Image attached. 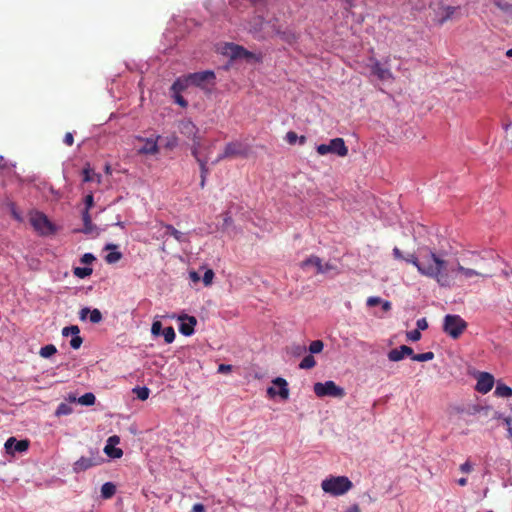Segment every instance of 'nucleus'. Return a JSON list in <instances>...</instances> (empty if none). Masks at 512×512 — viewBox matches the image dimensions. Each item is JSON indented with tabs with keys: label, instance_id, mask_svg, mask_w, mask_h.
<instances>
[{
	"label": "nucleus",
	"instance_id": "obj_58",
	"mask_svg": "<svg viewBox=\"0 0 512 512\" xmlns=\"http://www.w3.org/2000/svg\"><path fill=\"white\" fill-rule=\"evenodd\" d=\"M305 350H306V347L302 346V345H297L294 347V353L297 355L301 354Z\"/></svg>",
	"mask_w": 512,
	"mask_h": 512
},
{
	"label": "nucleus",
	"instance_id": "obj_47",
	"mask_svg": "<svg viewBox=\"0 0 512 512\" xmlns=\"http://www.w3.org/2000/svg\"><path fill=\"white\" fill-rule=\"evenodd\" d=\"M84 203H85V209L84 210H90L93 205H94V197H93V194L90 193L88 195H86L85 199H84Z\"/></svg>",
	"mask_w": 512,
	"mask_h": 512
},
{
	"label": "nucleus",
	"instance_id": "obj_28",
	"mask_svg": "<svg viewBox=\"0 0 512 512\" xmlns=\"http://www.w3.org/2000/svg\"><path fill=\"white\" fill-rule=\"evenodd\" d=\"M96 397L93 393L88 392L77 399V402L84 406H91L95 403Z\"/></svg>",
	"mask_w": 512,
	"mask_h": 512
},
{
	"label": "nucleus",
	"instance_id": "obj_29",
	"mask_svg": "<svg viewBox=\"0 0 512 512\" xmlns=\"http://www.w3.org/2000/svg\"><path fill=\"white\" fill-rule=\"evenodd\" d=\"M104 452L111 458H121L123 455L122 449L114 447L113 444H107L104 448Z\"/></svg>",
	"mask_w": 512,
	"mask_h": 512
},
{
	"label": "nucleus",
	"instance_id": "obj_24",
	"mask_svg": "<svg viewBox=\"0 0 512 512\" xmlns=\"http://www.w3.org/2000/svg\"><path fill=\"white\" fill-rule=\"evenodd\" d=\"M495 395L498 397L509 398L512 396V388L505 384H498L495 389Z\"/></svg>",
	"mask_w": 512,
	"mask_h": 512
},
{
	"label": "nucleus",
	"instance_id": "obj_25",
	"mask_svg": "<svg viewBox=\"0 0 512 512\" xmlns=\"http://www.w3.org/2000/svg\"><path fill=\"white\" fill-rule=\"evenodd\" d=\"M163 226L166 229L165 235L169 234V235L173 236L178 242L184 241V234L182 232L178 231L170 224H165Z\"/></svg>",
	"mask_w": 512,
	"mask_h": 512
},
{
	"label": "nucleus",
	"instance_id": "obj_17",
	"mask_svg": "<svg viewBox=\"0 0 512 512\" xmlns=\"http://www.w3.org/2000/svg\"><path fill=\"white\" fill-rule=\"evenodd\" d=\"M309 266H314L316 268V273L317 274H323L322 260L318 256L311 255L309 258H307L306 260L302 261L301 264H300V267L302 269H306Z\"/></svg>",
	"mask_w": 512,
	"mask_h": 512
},
{
	"label": "nucleus",
	"instance_id": "obj_19",
	"mask_svg": "<svg viewBox=\"0 0 512 512\" xmlns=\"http://www.w3.org/2000/svg\"><path fill=\"white\" fill-rule=\"evenodd\" d=\"M191 153H192V155L194 156V158L196 159V161L199 164L201 175L208 176L209 169L207 167V160L206 159H202L200 157V151L197 150V147L191 148Z\"/></svg>",
	"mask_w": 512,
	"mask_h": 512
},
{
	"label": "nucleus",
	"instance_id": "obj_50",
	"mask_svg": "<svg viewBox=\"0 0 512 512\" xmlns=\"http://www.w3.org/2000/svg\"><path fill=\"white\" fill-rule=\"evenodd\" d=\"M95 256L91 253H85L82 257H81V263L83 264H91L94 260H95Z\"/></svg>",
	"mask_w": 512,
	"mask_h": 512
},
{
	"label": "nucleus",
	"instance_id": "obj_63",
	"mask_svg": "<svg viewBox=\"0 0 512 512\" xmlns=\"http://www.w3.org/2000/svg\"><path fill=\"white\" fill-rule=\"evenodd\" d=\"M504 423H505V425H506L508 428H509V427H512V426H511V423H512V419H511V417H505V418H504Z\"/></svg>",
	"mask_w": 512,
	"mask_h": 512
},
{
	"label": "nucleus",
	"instance_id": "obj_15",
	"mask_svg": "<svg viewBox=\"0 0 512 512\" xmlns=\"http://www.w3.org/2000/svg\"><path fill=\"white\" fill-rule=\"evenodd\" d=\"M89 315V320L93 324L100 323L102 321V313L99 309H93L91 310L88 307H84L79 312V318L81 320H86L87 316Z\"/></svg>",
	"mask_w": 512,
	"mask_h": 512
},
{
	"label": "nucleus",
	"instance_id": "obj_49",
	"mask_svg": "<svg viewBox=\"0 0 512 512\" xmlns=\"http://www.w3.org/2000/svg\"><path fill=\"white\" fill-rule=\"evenodd\" d=\"M505 132H506L505 139L509 144H511V148H512V122L505 126Z\"/></svg>",
	"mask_w": 512,
	"mask_h": 512
},
{
	"label": "nucleus",
	"instance_id": "obj_32",
	"mask_svg": "<svg viewBox=\"0 0 512 512\" xmlns=\"http://www.w3.org/2000/svg\"><path fill=\"white\" fill-rule=\"evenodd\" d=\"M73 412L72 407L67 403H60L55 411L57 417L70 415Z\"/></svg>",
	"mask_w": 512,
	"mask_h": 512
},
{
	"label": "nucleus",
	"instance_id": "obj_39",
	"mask_svg": "<svg viewBox=\"0 0 512 512\" xmlns=\"http://www.w3.org/2000/svg\"><path fill=\"white\" fill-rule=\"evenodd\" d=\"M121 258H122V253H121V252H118V251L109 252V253L105 256V260H106V262H107V263H109V264L116 263V262H118Z\"/></svg>",
	"mask_w": 512,
	"mask_h": 512
},
{
	"label": "nucleus",
	"instance_id": "obj_41",
	"mask_svg": "<svg viewBox=\"0 0 512 512\" xmlns=\"http://www.w3.org/2000/svg\"><path fill=\"white\" fill-rule=\"evenodd\" d=\"M79 333H80V329L76 325L67 326L62 329V335L65 337H67L69 335H76Z\"/></svg>",
	"mask_w": 512,
	"mask_h": 512
},
{
	"label": "nucleus",
	"instance_id": "obj_20",
	"mask_svg": "<svg viewBox=\"0 0 512 512\" xmlns=\"http://www.w3.org/2000/svg\"><path fill=\"white\" fill-rule=\"evenodd\" d=\"M226 53L229 54L231 58H239L248 55V52L243 47L235 44H229L226 48Z\"/></svg>",
	"mask_w": 512,
	"mask_h": 512
},
{
	"label": "nucleus",
	"instance_id": "obj_4",
	"mask_svg": "<svg viewBox=\"0 0 512 512\" xmlns=\"http://www.w3.org/2000/svg\"><path fill=\"white\" fill-rule=\"evenodd\" d=\"M104 462V458L98 449L90 450L89 456H82L73 464L75 473L83 472L89 468L99 466Z\"/></svg>",
	"mask_w": 512,
	"mask_h": 512
},
{
	"label": "nucleus",
	"instance_id": "obj_2",
	"mask_svg": "<svg viewBox=\"0 0 512 512\" xmlns=\"http://www.w3.org/2000/svg\"><path fill=\"white\" fill-rule=\"evenodd\" d=\"M352 487V482L346 476H330L321 483L322 490L332 496L343 495Z\"/></svg>",
	"mask_w": 512,
	"mask_h": 512
},
{
	"label": "nucleus",
	"instance_id": "obj_33",
	"mask_svg": "<svg viewBox=\"0 0 512 512\" xmlns=\"http://www.w3.org/2000/svg\"><path fill=\"white\" fill-rule=\"evenodd\" d=\"M316 365L315 358L312 355H306L299 364L300 369H311Z\"/></svg>",
	"mask_w": 512,
	"mask_h": 512
},
{
	"label": "nucleus",
	"instance_id": "obj_38",
	"mask_svg": "<svg viewBox=\"0 0 512 512\" xmlns=\"http://www.w3.org/2000/svg\"><path fill=\"white\" fill-rule=\"evenodd\" d=\"M388 359L392 362H398L404 358L402 352H400V347L396 349H392L388 352Z\"/></svg>",
	"mask_w": 512,
	"mask_h": 512
},
{
	"label": "nucleus",
	"instance_id": "obj_34",
	"mask_svg": "<svg viewBox=\"0 0 512 512\" xmlns=\"http://www.w3.org/2000/svg\"><path fill=\"white\" fill-rule=\"evenodd\" d=\"M133 393L137 396L138 399L144 401L146 399H148L149 397V394H150V390L149 388L147 387H135L133 389Z\"/></svg>",
	"mask_w": 512,
	"mask_h": 512
},
{
	"label": "nucleus",
	"instance_id": "obj_21",
	"mask_svg": "<svg viewBox=\"0 0 512 512\" xmlns=\"http://www.w3.org/2000/svg\"><path fill=\"white\" fill-rule=\"evenodd\" d=\"M158 151L159 148L157 145V141L153 139H146L145 145L139 150V153L154 155L158 153Z\"/></svg>",
	"mask_w": 512,
	"mask_h": 512
},
{
	"label": "nucleus",
	"instance_id": "obj_64",
	"mask_svg": "<svg viewBox=\"0 0 512 512\" xmlns=\"http://www.w3.org/2000/svg\"><path fill=\"white\" fill-rule=\"evenodd\" d=\"M457 483L460 486H466L467 485V479L466 478H460V479H458Z\"/></svg>",
	"mask_w": 512,
	"mask_h": 512
},
{
	"label": "nucleus",
	"instance_id": "obj_23",
	"mask_svg": "<svg viewBox=\"0 0 512 512\" xmlns=\"http://www.w3.org/2000/svg\"><path fill=\"white\" fill-rule=\"evenodd\" d=\"M83 181L84 182H92L97 181L98 183L101 181V175L95 173L89 167L83 169Z\"/></svg>",
	"mask_w": 512,
	"mask_h": 512
},
{
	"label": "nucleus",
	"instance_id": "obj_3",
	"mask_svg": "<svg viewBox=\"0 0 512 512\" xmlns=\"http://www.w3.org/2000/svg\"><path fill=\"white\" fill-rule=\"evenodd\" d=\"M467 326V322L459 315L448 314L444 317L443 331L453 339H458Z\"/></svg>",
	"mask_w": 512,
	"mask_h": 512
},
{
	"label": "nucleus",
	"instance_id": "obj_59",
	"mask_svg": "<svg viewBox=\"0 0 512 512\" xmlns=\"http://www.w3.org/2000/svg\"><path fill=\"white\" fill-rule=\"evenodd\" d=\"M189 275H190L191 280L194 281V282H197V281L200 280V277H199L198 273L195 272V271H191L189 273Z\"/></svg>",
	"mask_w": 512,
	"mask_h": 512
},
{
	"label": "nucleus",
	"instance_id": "obj_54",
	"mask_svg": "<svg viewBox=\"0 0 512 512\" xmlns=\"http://www.w3.org/2000/svg\"><path fill=\"white\" fill-rule=\"evenodd\" d=\"M63 142L67 145V146H72L73 143H74V137H73V134L70 133V132H67L64 136V139H63Z\"/></svg>",
	"mask_w": 512,
	"mask_h": 512
},
{
	"label": "nucleus",
	"instance_id": "obj_18",
	"mask_svg": "<svg viewBox=\"0 0 512 512\" xmlns=\"http://www.w3.org/2000/svg\"><path fill=\"white\" fill-rule=\"evenodd\" d=\"M191 85L190 80L188 79V75L184 77L177 78L171 86V92L174 94H181L184 90Z\"/></svg>",
	"mask_w": 512,
	"mask_h": 512
},
{
	"label": "nucleus",
	"instance_id": "obj_62",
	"mask_svg": "<svg viewBox=\"0 0 512 512\" xmlns=\"http://www.w3.org/2000/svg\"><path fill=\"white\" fill-rule=\"evenodd\" d=\"M346 512H360L358 505L351 506Z\"/></svg>",
	"mask_w": 512,
	"mask_h": 512
},
{
	"label": "nucleus",
	"instance_id": "obj_60",
	"mask_svg": "<svg viewBox=\"0 0 512 512\" xmlns=\"http://www.w3.org/2000/svg\"><path fill=\"white\" fill-rule=\"evenodd\" d=\"M119 443V437L114 435V436H111L108 438V444L112 445V444H117Z\"/></svg>",
	"mask_w": 512,
	"mask_h": 512
},
{
	"label": "nucleus",
	"instance_id": "obj_40",
	"mask_svg": "<svg viewBox=\"0 0 512 512\" xmlns=\"http://www.w3.org/2000/svg\"><path fill=\"white\" fill-rule=\"evenodd\" d=\"M324 344L321 340L312 341L309 346V351L313 354L320 353L323 350Z\"/></svg>",
	"mask_w": 512,
	"mask_h": 512
},
{
	"label": "nucleus",
	"instance_id": "obj_9",
	"mask_svg": "<svg viewBox=\"0 0 512 512\" xmlns=\"http://www.w3.org/2000/svg\"><path fill=\"white\" fill-rule=\"evenodd\" d=\"M247 147L240 141H232L226 144L222 154L218 155L214 163L226 158L244 157L247 155Z\"/></svg>",
	"mask_w": 512,
	"mask_h": 512
},
{
	"label": "nucleus",
	"instance_id": "obj_53",
	"mask_svg": "<svg viewBox=\"0 0 512 512\" xmlns=\"http://www.w3.org/2000/svg\"><path fill=\"white\" fill-rule=\"evenodd\" d=\"M417 330H426L428 328V322L425 318H421L417 320Z\"/></svg>",
	"mask_w": 512,
	"mask_h": 512
},
{
	"label": "nucleus",
	"instance_id": "obj_1",
	"mask_svg": "<svg viewBox=\"0 0 512 512\" xmlns=\"http://www.w3.org/2000/svg\"><path fill=\"white\" fill-rule=\"evenodd\" d=\"M393 257L412 264L420 275L435 280L440 287L445 288L452 287L454 278L457 276L464 279L491 276L490 270L482 265L484 257L476 251H466L462 254L461 261H457L451 267L442 254H438L429 247L423 248L419 256L415 254L405 256L398 247H394Z\"/></svg>",
	"mask_w": 512,
	"mask_h": 512
},
{
	"label": "nucleus",
	"instance_id": "obj_8",
	"mask_svg": "<svg viewBox=\"0 0 512 512\" xmlns=\"http://www.w3.org/2000/svg\"><path fill=\"white\" fill-rule=\"evenodd\" d=\"M319 155H326L328 153L336 154L339 157L348 155V147L345 145L343 138H334L330 140L329 144H320L316 147Z\"/></svg>",
	"mask_w": 512,
	"mask_h": 512
},
{
	"label": "nucleus",
	"instance_id": "obj_22",
	"mask_svg": "<svg viewBox=\"0 0 512 512\" xmlns=\"http://www.w3.org/2000/svg\"><path fill=\"white\" fill-rule=\"evenodd\" d=\"M116 492V486L112 482H106L101 487V496L104 499L111 498Z\"/></svg>",
	"mask_w": 512,
	"mask_h": 512
},
{
	"label": "nucleus",
	"instance_id": "obj_11",
	"mask_svg": "<svg viewBox=\"0 0 512 512\" xmlns=\"http://www.w3.org/2000/svg\"><path fill=\"white\" fill-rule=\"evenodd\" d=\"M273 384L278 386V391L274 387H268L267 394L270 397H275L276 395H279L281 399L287 400L289 398V389H288V383L284 378L277 377L273 380Z\"/></svg>",
	"mask_w": 512,
	"mask_h": 512
},
{
	"label": "nucleus",
	"instance_id": "obj_7",
	"mask_svg": "<svg viewBox=\"0 0 512 512\" xmlns=\"http://www.w3.org/2000/svg\"><path fill=\"white\" fill-rule=\"evenodd\" d=\"M313 390L318 397L329 396L335 398H343L345 396V390L332 380L326 381L324 383H315Z\"/></svg>",
	"mask_w": 512,
	"mask_h": 512
},
{
	"label": "nucleus",
	"instance_id": "obj_14",
	"mask_svg": "<svg viewBox=\"0 0 512 512\" xmlns=\"http://www.w3.org/2000/svg\"><path fill=\"white\" fill-rule=\"evenodd\" d=\"M181 321L179 331L185 336H190L194 333L197 320L194 316L183 315L179 317Z\"/></svg>",
	"mask_w": 512,
	"mask_h": 512
},
{
	"label": "nucleus",
	"instance_id": "obj_43",
	"mask_svg": "<svg viewBox=\"0 0 512 512\" xmlns=\"http://www.w3.org/2000/svg\"><path fill=\"white\" fill-rule=\"evenodd\" d=\"M72 339L70 340V346L73 348V349H79L83 343V339L82 337L79 335V334H76V335H72Z\"/></svg>",
	"mask_w": 512,
	"mask_h": 512
},
{
	"label": "nucleus",
	"instance_id": "obj_5",
	"mask_svg": "<svg viewBox=\"0 0 512 512\" xmlns=\"http://www.w3.org/2000/svg\"><path fill=\"white\" fill-rule=\"evenodd\" d=\"M30 223L39 235L46 236L55 232L54 225L42 212H33L30 216Z\"/></svg>",
	"mask_w": 512,
	"mask_h": 512
},
{
	"label": "nucleus",
	"instance_id": "obj_12",
	"mask_svg": "<svg viewBox=\"0 0 512 512\" xmlns=\"http://www.w3.org/2000/svg\"><path fill=\"white\" fill-rule=\"evenodd\" d=\"M30 441L28 439L17 440L15 437H10L5 442V449L8 454L14 455L16 452L22 453L28 450Z\"/></svg>",
	"mask_w": 512,
	"mask_h": 512
},
{
	"label": "nucleus",
	"instance_id": "obj_13",
	"mask_svg": "<svg viewBox=\"0 0 512 512\" xmlns=\"http://www.w3.org/2000/svg\"><path fill=\"white\" fill-rule=\"evenodd\" d=\"M494 385V377L487 372H481L477 378L476 390L482 394L488 393Z\"/></svg>",
	"mask_w": 512,
	"mask_h": 512
},
{
	"label": "nucleus",
	"instance_id": "obj_42",
	"mask_svg": "<svg viewBox=\"0 0 512 512\" xmlns=\"http://www.w3.org/2000/svg\"><path fill=\"white\" fill-rule=\"evenodd\" d=\"M214 272L212 269H207L203 275V283L205 286H210L213 282Z\"/></svg>",
	"mask_w": 512,
	"mask_h": 512
},
{
	"label": "nucleus",
	"instance_id": "obj_55",
	"mask_svg": "<svg viewBox=\"0 0 512 512\" xmlns=\"http://www.w3.org/2000/svg\"><path fill=\"white\" fill-rule=\"evenodd\" d=\"M192 512H205V506L201 503H196L192 507Z\"/></svg>",
	"mask_w": 512,
	"mask_h": 512
},
{
	"label": "nucleus",
	"instance_id": "obj_16",
	"mask_svg": "<svg viewBox=\"0 0 512 512\" xmlns=\"http://www.w3.org/2000/svg\"><path fill=\"white\" fill-rule=\"evenodd\" d=\"M372 73L378 77L379 80H388L393 78L392 72L388 68H384L379 61H375L371 67Z\"/></svg>",
	"mask_w": 512,
	"mask_h": 512
},
{
	"label": "nucleus",
	"instance_id": "obj_37",
	"mask_svg": "<svg viewBox=\"0 0 512 512\" xmlns=\"http://www.w3.org/2000/svg\"><path fill=\"white\" fill-rule=\"evenodd\" d=\"M432 359H434V353L431 351H428L425 353H420V354H415L412 356V360L418 361V362H426V361H430Z\"/></svg>",
	"mask_w": 512,
	"mask_h": 512
},
{
	"label": "nucleus",
	"instance_id": "obj_35",
	"mask_svg": "<svg viewBox=\"0 0 512 512\" xmlns=\"http://www.w3.org/2000/svg\"><path fill=\"white\" fill-rule=\"evenodd\" d=\"M57 352L56 347L53 344H48L42 347L39 351V354L43 358H49Z\"/></svg>",
	"mask_w": 512,
	"mask_h": 512
},
{
	"label": "nucleus",
	"instance_id": "obj_46",
	"mask_svg": "<svg viewBox=\"0 0 512 512\" xmlns=\"http://www.w3.org/2000/svg\"><path fill=\"white\" fill-rule=\"evenodd\" d=\"M172 97L174 98V101L182 108H186L188 106V102L183 98V96H181V94L172 93Z\"/></svg>",
	"mask_w": 512,
	"mask_h": 512
},
{
	"label": "nucleus",
	"instance_id": "obj_27",
	"mask_svg": "<svg viewBox=\"0 0 512 512\" xmlns=\"http://www.w3.org/2000/svg\"><path fill=\"white\" fill-rule=\"evenodd\" d=\"M82 220L84 224L83 232L90 233L93 230L92 219L88 210H84L82 213Z\"/></svg>",
	"mask_w": 512,
	"mask_h": 512
},
{
	"label": "nucleus",
	"instance_id": "obj_57",
	"mask_svg": "<svg viewBox=\"0 0 512 512\" xmlns=\"http://www.w3.org/2000/svg\"><path fill=\"white\" fill-rule=\"evenodd\" d=\"M333 269H335L334 265H332L330 263H325V264L322 263L323 274L328 272V271H330V270H333Z\"/></svg>",
	"mask_w": 512,
	"mask_h": 512
},
{
	"label": "nucleus",
	"instance_id": "obj_26",
	"mask_svg": "<svg viewBox=\"0 0 512 512\" xmlns=\"http://www.w3.org/2000/svg\"><path fill=\"white\" fill-rule=\"evenodd\" d=\"M442 10H443V15L441 18L438 19V23L440 25L444 24L447 20H449L453 16V14L456 11V7L445 6V7H442Z\"/></svg>",
	"mask_w": 512,
	"mask_h": 512
},
{
	"label": "nucleus",
	"instance_id": "obj_10",
	"mask_svg": "<svg viewBox=\"0 0 512 512\" xmlns=\"http://www.w3.org/2000/svg\"><path fill=\"white\" fill-rule=\"evenodd\" d=\"M178 129L181 134L185 137L192 139L193 144L191 148L197 147V150H200L201 140L198 136V128L197 126L189 119L181 120L178 124Z\"/></svg>",
	"mask_w": 512,
	"mask_h": 512
},
{
	"label": "nucleus",
	"instance_id": "obj_36",
	"mask_svg": "<svg viewBox=\"0 0 512 512\" xmlns=\"http://www.w3.org/2000/svg\"><path fill=\"white\" fill-rule=\"evenodd\" d=\"M162 335L164 337L165 342L168 344L172 343L176 336L174 328L172 326L164 328L162 331Z\"/></svg>",
	"mask_w": 512,
	"mask_h": 512
},
{
	"label": "nucleus",
	"instance_id": "obj_30",
	"mask_svg": "<svg viewBox=\"0 0 512 512\" xmlns=\"http://www.w3.org/2000/svg\"><path fill=\"white\" fill-rule=\"evenodd\" d=\"M285 139L290 145H294L297 142V140H299L301 145H303L306 142L305 136L298 137V135L294 131L287 132Z\"/></svg>",
	"mask_w": 512,
	"mask_h": 512
},
{
	"label": "nucleus",
	"instance_id": "obj_51",
	"mask_svg": "<svg viewBox=\"0 0 512 512\" xmlns=\"http://www.w3.org/2000/svg\"><path fill=\"white\" fill-rule=\"evenodd\" d=\"M400 352H402L403 356H410L412 358L414 354L413 352V349L409 346H406V345H401L400 346Z\"/></svg>",
	"mask_w": 512,
	"mask_h": 512
},
{
	"label": "nucleus",
	"instance_id": "obj_44",
	"mask_svg": "<svg viewBox=\"0 0 512 512\" xmlns=\"http://www.w3.org/2000/svg\"><path fill=\"white\" fill-rule=\"evenodd\" d=\"M406 337L408 340L415 342V341H418L421 339V332L417 329H414V330L408 331L406 333Z\"/></svg>",
	"mask_w": 512,
	"mask_h": 512
},
{
	"label": "nucleus",
	"instance_id": "obj_61",
	"mask_svg": "<svg viewBox=\"0 0 512 512\" xmlns=\"http://www.w3.org/2000/svg\"><path fill=\"white\" fill-rule=\"evenodd\" d=\"M382 308L384 311H389L391 309V303L389 301L382 302Z\"/></svg>",
	"mask_w": 512,
	"mask_h": 512
},
{
	"label": "nucleus",
	"instance_id": "obj_31",
	"mask_svg": "<svg viewBox=\"0 0 512 512\" xmlns=\"http://www.w3.org/2000/svg\"><path fill=\"white\" fill-rule=\"evenodd\" d=\"M92 272L93 270L90 267H75L73 269V274L80 279L90 276Z\"/></svg>",
	"mask_w": 512,
	"mask_h": 512
},
{
	"label": "nucleus",
	"instance_id": "obj_52",
	"mask_svg": "<svg viewBox=\"0 0 512 512\" xmlns=\"http://www.w3.org/2000/svg\"><path fill=\"white\" fill-rule=\"evenodd\" d=\"M366 303H367V306H369V307H374V306H377V305H379L380 303H382V300H381V298H379V297H369V298L367 299V302H366Z\"/></svg>",
	"mask_w": 512,
	"mask_h": 512
},
{
	"label": "nucleus",
	"instance_id": "obj_45",
	"mask_svg": "<svg viewBox=\"0 0 512 512\" xmlns=\"http://www.w3.org/2000/svg\"><path fill=\"white\" fill-rule=\"evenodd\" d=\"M162 323L160 321H154L151 327V333L154 336H159L162 333Z\"/></svg>",
	"mask_w": 512,
	"mask_h": 512
},
{
	"label": "nucleus",
	"instance_id": "obj_48",
	"mask_svg": "<svg viewBox=\"0 0 512 512\" xmlns=\"http://www.w3.org/2000/svg\"><path fill=\"white\" fill-rule=\"evenodd\" d=\"M459 469L462 473L468 474L473 470V465L469 460H467L466 462L460 465Z\"/></svg>",
	"mask_w": 512,
	"mask_h": 512
},
{
	"label": "nucleus",
	"instance_id": "obj_6",
	"mask_svg": "<svg viewBox=\"0 0 512 512\" xmlns=\"http://www.w3.org/2000/svg\"><path fill=\"white\" fill-rule=\"evenodd\" d=\"M188 79L191 85L201 88L202 90L210 91L211 87L215 85L216 76L214 71L206 70L188 74Z\"/></svg>",
	"mask_w": 512,
	"mask_h": 512
},
{
	"label": "nucleus",
	"instance_id": "obj_56",
	"mask_svg": "<svg viewBox=\"0 0 512 512\" xmlns=\"http://www.w3.org/2000/svg\"><path fill=\"white\" fill-rule=\"evenodd\" d=\"M218 371H219L220 373H226V372H229V371H231V365L221 364V365H219V367H218Z\"/></svg>",
	"mask_w": 512,
	"mask_h": 512
}]
</instances>
